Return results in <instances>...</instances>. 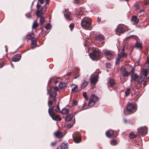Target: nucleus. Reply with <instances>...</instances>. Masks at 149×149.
Instances as JSON below:
<instances>
[{
  "label": "nucleus",
  "instance_id": "1",
  "mask_svg": "<svg viewBox=\"0 0 149 149\" xmlns=\"http://www.w3.org/2000/svg\"><path fill=\"white\" fill-rule=\"evenodd\" d=\"M91 21V19L89 17H85L81 21V25L82 27L84 29H89Z\"/></svg>",
  "mask_w": 149,
  "mask_h": 149
},
{
  "label": "nucleus",
  "instance_id": "2",
  "mask_svg": "<svg viewBox=\"0 0 149 149\" xmlns=\"http://www.w3.org/2000/svg\"><path fill=\"white\" fill-rule=\"evenodd\" d=\"M59 90V88L56 86L51 88L50 91L48 90V93L49 95V98L52 97L53 101H56V92Z\"/></svg>",
  "mask_w": 149,
  "mask_h": 149
},
{
  "label": "nucleus",
  "instance_id": "3",
  "mask_svg": "<svg viewBox=\"0 0 149 149\" xmlns=\"http://www.w3.org/2000/svg\"><path fill=\"white\" fill-rule=\"evenodd\" d=\"M48 111L50 116L53 120H58L59 121L61 120V118L60 117L59 115H56L53 111L52 109H51L50 108H49Z\"/></svg>",
  "mask_w": 149,
  "mask_h": 149
},
{
  "label": "nucleus",
  "instance_id": "4",
  "mask_svg": "<svg viewBox=\"0 0 149 149\" xmlns=\"http://www.w3.org/2000/svg\"><path fill=\"white\" fill-rule=\"evenodd\" d=\"M91 98L88 102V105L89 106L92 107L95 104L96 102L98 101V97L93 94L91 95Z\"/></svg>",
  "mask_w": 149,
  "mask_h": 149
},
{
  "label": "nucleus",
  "instance_id": "5",
  "mask_svg": "<svg viewBox=\"0 0 149 149\" xmlns=\"http://www.w3.org/2000/svg\"><path fill=\"white\" fill-rule=\"evenodd\" d=\"M120 69L121 74L123 77H128L130 75L131 72H133L134 71V69L132 67L130 72L127 71L124 67H122Z\"/></svg>",
  "mask_w": 149,
  "mask_h": 149
},
{
  "label": "nucleus",
  "instance_id": "6",
  "mask_svg": "<svg viewBox=\"0 0 149 149\" xmlns=\"http://www.w3.org/2000/svg\"><path fill=\"white\" fill-rule=\"evenodd\" d=\"M104 39V37L103 35H97L96 37V40L97 42V43H99V46L100 47L102 46L103 44L102 41Z\"/></svg>",
  "mask_w": 149,
  "mask_h": 149
},
{
  "label": "nucleus",
  "instance_id": "7",
  "mask_svg": "<svg viewBox=\"0 0 149 149\" xmlns=\"http://www.w3.org/2000/svg\"><path fill=\"white\" fill-rule=\"evenodd\" d=\"M100 55V52L98 50H95L92 53L89 54L90 58L93 60L94 58L98 57Z\"/></svg>",
  "mask_w": 149,
  "mask_h": 149
},
{
  "label": "nucleus",
  "instance_id": "8",
  "mask_svg": "<svg viewBox=\"0 0 149 149\" xmlns=\"http://www.w3.org/2000/svg\"><path fill=\"white\" fill-rule=\"evenodd\" d=\"M147 128L146 127H141L137 130L138 133L141 136H144L147 133Z\"/></svg>",
  "mask_w": 149,
  "mask_h": 149
},
{
  "label": "nucleus",
  "instance_id": "9",
  "mask_svg": "<svg viewBox=\"0 0 149 149\" xmlns=\"http://www.w3.org/2000/svg\"><path fill=\"white\" fill-rule=\"evenodd\" d=\"M106 134L107 137L111 138L112 136L115 137L117 136L118 133L116 131L110 130L107 131L106 133Z\"/></svg>",
  "mask_w": 149,
  "mask_h": 149
},
{
  "label": "nucleus",
  "instance_id": "10",
  "mask_svg": "<svg viewBox=\"0 0 149 149\" xmlns=\"http://www.w3.org/2000/svg\"><path fill=\"white\" fill-rule=\"evenodd\" d=\"M127 109L128 112H134L136 110L134 105L131 103L127 105Z\"/></svg>",
  "mask_w": 149,
  "mask_h": 149
},
{
  "label": "nucleus",
  "instance_id": "11",
  "mask_svg": "<svg viewBox=\"0 0 149 149\" xmlns=\"http://www.w3.org/2000/svg\"><path fill=\"white\" fill-rule=\"evenodd\" d=\"M126 55L124 53V49L122 50L120 53L119 54L116 60V63H118L120 61V59L122 58L125 57L126 56Z\"/></svg>",
  "mask_w": 149,
  "mask_h": 149
},
{
  "label": "nucleus",
  "instance_id": "12",
  "mask_svg": "<svg viewBox=\"0 0 149 149\" xmlns=\"http://www.w3.org/2000/svg\"><path fill=\"white\" fill-rule=\"evenodd\" d=\"M88 82V79L86 77H85L81 84V88L83 89L85 88Z\"/></svg>",
  "mask_w": 149,
  "mask_h": 149
},
{
  "label": "nucleus",
  "instance_id": "13",
  "mask_svg": "<svg viewBox=\"0 0 149 149\" xmlns=\"http://www.w3.org/2000/svg\"><path fill=\"white\" fill-rule=\"evenodd\" d=\"M64 14L66 18L68 20H70L71 19L70 13L68 10H65L64 12Z\"/></svg>",
  "mask_w": 149,
  "mask_h": 149
},
{
  "label": "nucleus",
  "instance_id": "14",
  "mask_svg": "<svg viewBox=\"0 0 149 149\" xmlns=\"http://www.w3.org/2000/svg\"><path fill=\"white\" fill-rule=\"evenodd\" d=\"M21 58V56L19 54H16L14 55L12 58V61L15 62L19 61Z\"/></svg>",
  "mask_w": 149,
  "mask_h": 149
},
{
  "label": "nucleus",
  "instance_id": "15",
  "mask_svg": "<svg viewBox=\"0 0 149 149\" xmlns=\"http://www.w3.org/2000/svg\"><path fill=\"white\" fill-rule=\"evenodd\" d=\"M104 52L105 55L106 56H109L111 58L113 57L114 54L111 52L107 50H105Z\"/></svg>",
  "mask_w": 149,
  "mask_h": 149
},
{
  "label": "nucleus",
  "instance_id": "16",
  "mask_svg": "<svg viewBox=\"0 0 149 149\" xmlns=\"http://www.w3.org/2000/svg\"><path fill=\"white\" fill-rule=\"evenodd\" d=\"M124 31V30L123 28L121 27H118L116 29V34L122 33Z\"/></svg>",
  "mask_w": 149,
  "mask_h": 149
},
{
  "label": "nucleus",
  "instance_id": "17",
  "mask_svg": "<svg viewBox=\"0 0 149 149\" xmlns=\"http://www.w3.org/2000/svg\"><path fill=\"white\" fill-rule=\"evenodd\" d=\"M44 13V11L43 10H37L36 12V15L38 17H42Z\"/></svg>",
  "mask_w": 149,
  "mask_h": 149
},
{
  "label": "nucleus",
  "instance_id": "18",
  "mask_svg": "<svg viewBox=\"0 0 149 149\" xmlns=\"http://www.w3.org/2000/svg\"><path fill=\"white\" fill-rule=\"evenodd\" d=\"M71 87L72 88V92H77L78 89V87L77 85L72 84L71 85Z\"/></svg>",
  "mask_w": 149,
  "mask_h": 149
},
{
  "label": "nucleus",
  "instance_id": "19",
  "mask_svg": "<svg viewBox=\"0 0 149 149\" xmlns=\"http://www.w3.org/2000/svg\"><path fill=\"white\" fill-rule=\"evenodd\" d=\"M54 135L57 138H60L63 136V132L57 131L54 133Z\"/></svg>",
  "mask_w": 149,
  "mask_h": 149
},
{
  "label": "nucleus",
  "instance_id": "20",
  "mask_svg": "<svg viewBox=\"0 0 149 149\" xmlns=\"http://www.w3.org/2000/svg\"><path fill=\"white\" fill-rule=\"evenodd\" d=\"M108 84L109 86L111 87H113L115 85V84L113 80L111 78H110L108 81Z\"/></svg>",
  "mask_w": 149,
  "mask_h": 149
},
{
  "label": "nucleus",
  "instance_id": "21",
  "mask_svg": "<svg viewBox=\"0 0 149 149\" xmlns=\"http://www.w3.org/2000/svg\"><path fill=\"white\" fill-rule=\"evenodd\" d=\"M74 140L75 142L78 143L80 142L81 141L80 136L79 134H78L77 136L74 137Z\"/></svg>",
  "mask_w": 149,
  "mask_h": 149
},
{
  "label": "nucleus",
  "instance_id": "22",
  "mask_svg": "<svg viewBox=\"0 0 149 149\" xmlns=\"http://www.w3.org/2000/svg\"><path fill=\"white\" fill-rule=\"evenodd\" d=\"M138 76L136 74H132L131 75V80L133 81H137Z\"/></svg>",
  "mask_w": 149,
  "mask_h": 149
},
{
  "label": "nucleus",
  "instance_id": "23",
  "mask_svg": "<svg viewBox=\"0 0 149 149\" xmlns=\"http://www.w3.org/2000/svg\"><path fill=\"white\" fill-rule=\"evenodd\" d=\"M73 115L72 114H70L66 116L65 120L66 121L69 122L71 121L73 118Z\"/></svg>",
  "mask_w": 149,
  "mask_h": 149
},
{
  "label": "nucleus",
  "instance_id": "24",
  "mask_svg": "<svg viewBox=\"0 0 149 149\" xmlns=\"http://www.w3.org/2000/svg\"><path fill=\"white\" fill-rule=\"evenodd\" d=\"M98 77L97 76H95L92 77L90 79V81L92 84H95L96 83L97 81Z\"/></svg>",
  "mask_w": 149,
  "mask_h": 149
},
{
  "label": "nucleus",
  "instance_id": "25",
  "mask_svg": "<svg viewBox=\"0 0 149 149\" xmlns=\"http://www.w3.org/2000/svg\"><path fill=\"white\" fill-rule=\"evenodd\" d=\"M142 72L143 73V74L144 75L143 77H146L148 73L149 72V70H148L147 69H143Z\"/></svg>",
  "mask_w": 149,
  "mask_h": 149
},
{
  "label": "nucleus",
  "instance_id": "26",
  "mask_svg": "<svg viewBox=\"0 0 149 149\" xmlns=\"http://www.w3.org/2000/svg\"><path fill=\"white\" fill-rule=\"evenodd\" d=\"M50 109H52L53 111V110H54L57 112H60V108L58 105H57L56 107H53L52 108H50Z\"/></svg>",
  "mask_w": 149,
  "mask_h": 149
},
{
  "label": "nucleus",
  "instance_id": "27",
  "mask_svg": "<svg viewBox=\"0 0 149 149\" xmlns=\"http://www.w3.org/2000/svg\"><path fill=\"white\" fill-rule=\"evenodd\" d=\"M31 48H33L35 47L36 44V39H32L31 40Z\"/></svg>",
  "mask_w": 149,
  "mask_h": 149
},
{
  "label": "nucleus",
  "instance_id": "28",
  "mask_svg": "<svg viewBox=\"0 0 149 149\" xmlns=\"http://www.w3.org/2000/svg\"><path fill=\"white\" fill-rule=\"evenodd\" d=\"M144 77L142 76L138 77V79H137V82L138 83L140 84L142 82L144 81Z\"/></svg>",
  "mask_w": 149,
  "mask_h": 149
},
{
  "label": "nucleus",
  "instance_id": "29",
  "mask_svg": "<svg viewBox=\"0 0 149 149\" xmlns=\"http://www.w3.org/2000/svg\"><path fill=\"white\" fill-rule=\"evenodd\" d=\"M132 20L134 21L135 23H137L139 20L137 19V18L136 16H133L132 18Z\"/></svg>",
  "mask_w": 149,
  "mask_h": 149
},
{
  "label": "nucleus",
  "instance_id": "30",
  "mask_svg": "<svg viewBox=\"0 0 149 149\" xmlns=\"http://www.w3.org/2000/svg\"><path fill=\"white\" fill-rule=\"evenodd\" d=\"M61 149H68L67 144L63 143L61 145Z\"/></svg>",
  "mask_w": 149,
  "mask_h": 149
},
{
  "label": "nucleus",
  "instance_id": "31",
  "mask_svg": "<svg viewBox=\"0 0 149 149\" xmlns=\"http://www.w3.org/2000/svg\"><path fill=\"white\" fill-rule=\"evenodd\" d=\"M69 112V110L63 108L62 110L61 113L63 114H66Z\"/></svg>",
  "mask_w": 149,
  "mask_h": 149
},
{
  "label": "nucleus",
  "instance_id": "32",
  "mask_svg": "<svg viewBox=\"0 0 149 149\" xmlns=\"http://www.w3.org/2000/svg\"><path fill=\"white\" fill-rule=\"evenodd\" d=\"M59 86L61 88H65L66 87V84L65 83H61L59 84Z\"/></svg>",
  "mask_w": 149,
  "mask_h": 149
},
{
  "label": "nucleus",
  "instance_id": "33",
  "mask_svg": "<svg viewBox=\"0 0 149 149\" xmlns=\"http://www.w3.org/2000/svg\"><path fill=\"white\" fill-rule=\"evenodd\" d=\"M136 137V135L134 132H131L130 134V137L131 139H133Z\"/></svg>",
  "mask_w": 149,
  "mask_h": 149
},
{
  "label": "nucleus",
  "instance_id": "34",
  "mask_svg": "<svg viewBox=\"0 0 149 149\" xmlns=\"http://www.w3.org/2000/svg\"><path fill=\"white\" fill-rule=\"evenodd\" d=\"M40 19V23L42 25L45 21V19L44 17H41Z\"/></svg>",
  "mask_w": 149,
  "mask_h": 149
},
{
  "label": "nucleus",
  "instance_id": "35",
  "mask_svg": "<svg viewBox=\"0 0 149 149\" xmlns=\"http://www.w3.org/2000/svg\"><path fill=\"white\" fill-rule=\"evenodd\" d=\"M76 13L75 14L76 15H82V12L81 11V10H77V11L76 12Z\"/></svg>",
  "mask_w": 149,
  "mask_h": 149
},
{
  "label": "nucleus",
  "instance_id": "36",
  "mask_svg": "<svg viewBox=\"0 0 149 149\" xmlns=\"http://www.w3.org/2000/svg\"><path fill=\"white\" fill-rule=\"evenodd\" d=\"M51 26L52 25L50 23H49L45 26V27L46 29L48 30L51 28Z\"/></svg>",
  "mask_w": 149,
  "mask_h": 149
},
{
  "label": "nucleus",
  "instance_id": "37",
  "mask_svg": "<svg viewBox=\"0 0 149 149\" xmlns=\"http://www.w3.org/2000/svg\"><path fill=\"white\" fill-rule=\"evenodd\" d=\"M130 89L129 88H127L125 92V94L126 96H127L129 95L130 94Z\"/></svg>",
  "mask_w": 149,
  "mask_h": 149
},
{
  "label": "nucleus",
  "instance_id": "38",
  "mask_svg": "<svg viewBox=\"0 0 149 149\" xmlns=\"http://www.w3.org/2000/svg\"><path fill=\"white\" fill-rule=\"evenodd\" d=\"M136 47L139 49H141L142 47L141 44L140 42H137L136 45Z\"/></svg>",
  "mask_w": 149,
  "mask_h": 149
},
{
  "label": "nucleus",
  "instance_id": "39",
  "mask_svg": "<svg viewBox=\"0 0 149 149\" xmlns=\"http://www.w3.org/2000/svg\"><path fill=\"white\" fill-rule=\"evenodd\" d=\"M38 26V24L36 22H34L33 24V28H35Z\"/></svg>",
  "mask_w": 149,
  "mask_h": 149
},
{
  "label": "nucleus",
  "instance_id": "40",
  "mask_svg": "<svg viewBox=\"0 0 149 149\" xmlns=\"http://www.w3.org/2000/svg\"><path fill=\"white\" fill-rule=\"evenodd\" d=\"M83 96L86 100L88 99V97L87 96V93L86 92H84L83 93Z\"/></svg>",
  "mask_w": 149,
  "mask_h": 149
},
{
  "label": "nucleus",
  "instance_id": "41",
  "mask_svg": "<svg viewBox=\"0 0 149 149\" xmlns=\"http://www.w3.org/2000/svg\"><path fill=\"white\" fill-rule=\"evenodd\" d=\"M26 36L27 39L29 40H31L33 38L32 35L30 34L27 35Z\"/></svg>",
  "mask_w": 149,
  "mask_h": 149
},
{
  "label": "nucleus",
  "instance_id": "42",
  "mask_svg": "<svg viewBox=\"0 0 149 149\" xmlns=\"http://www.w3.org/2000/svg\"><path fill=\"white\" fill-rule=\"evenodd\" d=\"M117 141L115 140H113L111 142V144L112 145H114L117 144Z\"/></svg>",
  "mask_w": 149,
  "mask_h": 149
},
{
  "label": "nucleus",
  "instance_id": "43",
  "mask_svg": "<svg viewBox=\"0 0 149 149\" xmlns=\"http://www.w3.org/2000/svg\"><path fill=\"white\" fill-rule=\"evenodd\" d=\"M53 102L52 101L50 100H49L48 102V105L49 107H50L53 104Z\"/></svg>",
  "mask_w": 149,
  "mask_h": 149
},
{
  "label": "nucleus",
  "instance_id": "44",
  "mask_svg": "<svg viewBox=\"0 0 149 149\" xmlns=\"http://www.w3.org/2000/svg\"><path fill=\"white\" fill-rule=\"evenodd\" d=\"M74 27V25L73 24H72L69 25V27L70 28L71 31H72Z\"/></svg>",
  "mask_w": 149,
  "mask_h": 149
},
{
  "label": "nucleus",
  "instance_id": "45",
  "mask_svg": "<svg viewBox=\"0 0 149 149\" xmlns=\"http://www.w3.org/2000/svg\"><path fill=\"white\" fill-rule=\"evenodd\" d=\"M81 74V73L80 72L78 73L75 75V77H74V79H76L78 77H79Z\"/></svg>",
  "mask_w": 149,
  "mask_h": 149
},
{
  "label": "nucleus",
  "instance_id": "46",
  "mask_svg": "<svg viewBox=\"0 0 149 149\" xmlns=\"http://www.w3.org/2000/svg\"><path fill=\"white\" fill-rule=\"evenodd\" d=\"M106 66H107V68H109L111 67V63H106Z\"/></svg>",
  "mask_w": 149,
  "mask_h": 149
},
{
  "label": "nucleus",
  "instance_id": "47",
  "mask_svg": "<svg viewBox=\"0 0 149 149\" xmlns=\"http://www.w3.org/2000/svg\"><path fill=\"white\" fill-rule=\"evenodd\" d=\"M77 102L76 100H74L72 102V104L74 105H77Z\"/></svg>",
  "mask_w": 149,
  "mask_h": 149
},
{
  "label": "nucleus",
  "instance_id": "48",
  "mask_svg": "<svg viewBox=\"0 0 149 149\" xmlns=\"http://www.w3.org/2000/svg\"><path fill=\"white\" fill-rule=\"evenodd\" d=\"M80 0H74V3H79Z\"/></svg>",
  "mask_w": 149,
  "mask_h": 149
},
{
  "label": "nucleus",
  "instance_id": "49",
  "mask_svg": "<svg viewBox=\"0 0 149 149\" xmlns=\"http://www.w3.org/2000/svg\"><path fill=\"white\" fill-rule=\"evenodd\" d=\"M146 67L147 68L149 67V63L148 62H146L145 65Z\"/></svg>",
  "mask_w": 149,
  "mask_h": 149
},
{
  "label": "nucleus",
  "instance_id": "50",
  "mask_svg": "<svg viewBox=\"0 0 149 149\" xmlns=\"http://www.w3.org/2000/svg\"><path fill=\"white\" fill-rule=\"evenodd\" d=\"M73 125H67V127L68 128H70L73 126Z\"/></svg>",
  "mask_w": 149,
  "mask_h": 149
},
{
  "label": "nucleus",
  "instance_id": "51",
  "mask_svg": "<svg viewBox=\"0 0 149 149\" xmlns=\"http://www.w3.org/2000/svg\"><path fill=\"white\" fill-rule=\"evenodd\" d=\"M144 3L145 5H146L149 3V2L148 1H144Z\"/></svg>",
  "mask_w": 149,
  "mask_h": 149
},
{
  "label": "nucleus",
  "instance_id": "52",
  "mask_svg": "<svg viewBox=\"0 0 149 149\" xmlns=\"http://www.w3.org/2000/svg\"><path fill=\"white\" fill-rule=\"evenodd\" d=\"M71 73H72V72H68L67 73V75L68 76H69L71 74Z\"/></svg>",
  "mask_w": 149,
  "mask_h": 149
},
{
  "label": "nucleus",
  "instance_id": "53",
  "mask_svg": "<svg viewBox=\"0 0 149 149\" xmlns=\"http://www.w3.org/2000/svg\"><path fill=\"white\" fill-rule=\"evenodd\" d=\"M40 4H42L44 3V0H39Z\"/></svg>",
  "mask_w": 149,
  "mask_h": 149
},
{
  "label": "nucleus",
  "instance_id": "54",
  "mask_svg": "<svg viewBox=\"0 0 149 149\" xmlns=\"http://www.w3.org/2000/svg\"><path fill=\"white\" fill-rule=\"evenodd\" d=\"M126 111H126V109L124 110V113L125 115H127L128 114V113H126Z\"/></svg>",
  "mask_w": 149,
  "mask_h": 149
},
{
  "label": "nucleus",
  "instance_id": "55",
  "mask_svg": "<svg viewBox=\"0 0 149 149\" xmlns=\"http://www.w3.org/2000/svg\"><path fill=\"white\" fill-rule=\"evenodd\" d=\"M56 144V142H53L51 144V145L52 146H54Z\"/></svg>",
  "mask_w": 149,
  "mask_h": 149
},
{
  "label": "nucleus",
  "instance_id": "56",
  "mask_svg": "<svg viewBox=\"0 0 149 149\" xmlns=\"http://www.w3.org/2000/svg\"><path fill=\"white\" fill-rule=\"evenodd\" d=\"M135 6L137 8H139V6L138 4H136L135 5Z\"/></svg>",
  "mask_w": 149,
  "mask_h": 149
},
{
  "label": "nucleus",
  "instance_id": "57",
  "mask_svg": "<svg viewBox=\"0 0 149 149\" xmlns=\"http://www.w3.org/2000/svg\"><path fill=\"white\" fill-rule=\"evenodd\" d=\"M101 21L100 18L99 17H98L97 18V22H100Z\"/></svg>",
  "mask_w": 149,
  "mask_h": 149
},
{
  "label": "nucleus",
  "instance_id": "58",
  "mask_svg": "<svg viewBox=\"0 0 149 149\" xmlns=\"http://www.w3.org/2000/svg\"><path fill=\"white\" fill-rule=\"evenodd\" d=\"M37 9H38L40 8V6L39 5V3H37Z\"/></svg>",
  "mask_w": 149,
  "mask_h": 149
},
{
  "label": "nucleus",
  "instance_id": "59",
  "mask_svg": "<svg viewBox=\"0 0 149 149\" xmlns=\"http://www.w3.org/2000/svg\"><path fill=\"white\" fill-rule=\"evenodd\" d=\"M49 0H46V4H48L49 2Z\"/></svg>",
  "mask_w": 149,
  "mask_h": 149
},
{
  "label": "nucleus",
  "instance_id": "60",
  "mask_svg": "<svg viewBox=\"0 0 149 149\" xmlns=\"http://www.w3.org/2000/svg\"><path fill=\"white\" fill-rule=\"evenodd\" d=\"M147 62H148V63H149V56H147Z\"/></svg>",
  "mask_w": 149,
  "mask_h": 149
},
{
  "label": "nucleus",
  "instance_id": "61",
  "mask_svg": "<svg viewBox=\"0 0 149 149\" xmlns=\"http://www.w3.org/2000/svg\"><path fill=\"white\" fill-rule=\"evenodd\" d=\"M124 122L125 123H127V120H126V119H124Z\"/></svg>",
  "mask_w": 149,
  "mask_h": 149
},
{
  "label": "nucleus",
  "instance_id": "62",
  "mask_svg": "<svg viewBox=\"0 0 149 149\" xmlns=\"http://www.w3.org/2000/svg\"><path fill=\"white\" fill-rule=\"evenodd\" d=\"M3 66V65L0 63V68H1Z\"/></svg>",
  "mask_w": 149,
  "mask_h": 149
},
{
  "label": "nucleus",
  "instance_id": "63",
  "mask_svg": "<svg viewBox=\"0 0 149 149\" xmlns=\"http://www.w3.org/2000/svg\"><path fill=\"white\" fill-rule=\"evenodd\" d=\"M5 48H6V49L5 51H6V52H7V49H6V46H5Z\"/></svg>",
  "mask_w": 149,
  "mask_h": 149
},
{
  "label": "nucleus",
  "instance_id": "64",
  "mask_svg": "<svg viewBox=\"0 0 149 149\" xmlns=\"http://www.w3.org/2000/svg\"><path fill=\"white\" fill-rule=\"evenodd\" d=\"M143 85H144V86H146V84H145V83L144 82L143 83Z\"/></svg>",
  "mask_w": 149,
  "mask_h": 149
}]
</instances>
